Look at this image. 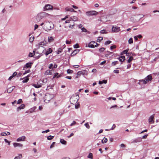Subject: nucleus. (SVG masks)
Masks as SVG:
<instances>
[{"label": "nucleus", "mask_w": 159, "mask_h": 159, "mask_svg": "<svg viewBox=\"0 0 159 159\" xmlns=\"http://www.w3.org/2000/svg\"><path fill=\"white\" fill-rule=\"evenodd\" d=\"M43 27L46 30H49L54 28V25L51 22H46L44 23Z\"/></svg>", "instance_id": "nucleus-1"}, {"label": "nucleus", "mask_w": 159, "mask_h": 159, "mask_svg": "<svg viewBox=\"0 0 159 159\" xmlns=\"http://www.w3.org/2000/svg\"><path fill=\"white\" fill-rule=\"evenodd\" d=\"M98 12L94 11H87L86 12V14L87 16H95L98 14Z\"/></svg>", "instance_id": "nucleus-2"}, {"label": "nucleus", "mask_w": 159, "mask_h": 159, "mask_svg": "<svg viewBox=\"0 0 159 159\" xmlns=\"http://www.w3.org/2000/svg\"><path fill=\"white\" fill-rule=\"evenodd\" d=\"M87 72V70H82V71H79L77 73L76 78H79L81 75H82L83 76H85L87 75L86 73Z\"/></svg>", "instance_id": "nucleus-3"}, {"label": "nucleus", "mask_w": 159, "mask_h": 159, "mask_svg": "<svg viewBox=\"0 0 159 159\" xmlns=\"http://www.w3.org/2000/svg\"><path fill=\"white\" fill-rule=\"evenodd\" d=\"M98 44L95 41H91L88 44V47L91 48H94L98 46Z\"/></svg>", "instance_id": "nucleus-4"}, {"label": "nucleus", "mask_w": 159, "mask_h": 159, "mask_svg": "<svg viewBox=\"0 0 159 159\" xmlns=\"http://www.w3.org/2000/svg\"><path fill=\"white\" fill-rule=\"evenodd\" d=\"M53 6L51 5L47 4L45 5L43 8V11L50 10L53 9Z\"/></svg>", "instance_id": "nucleus-5"}, {"label": "nucleus", "mask_w": 159, "mask_h": 159, "mask_svg": "<svg viewBox=\"0 0 159 159\" xmlns=\"http://www.w3.org/2000/svg\"><path fill=\"white\" fill-rule=\"evenodd\" d=\"M79 93H77L75 94V96H73L70 98L72 101L73 99H75V100H74V102H75L76 103L77 102L79 98Z\"/></svg>", "instance_id": "nucleus-6"}, {"label": "nucleus", "mask_w": 159, "mask_h": 159, "mask_svg": "<svg viewBox=\"0 0 159 159\" xmlns=\"http://www.w3.org/2000/svg\"><path fill=\"white\" fill-rule=\"evenodd\" d=\"M154 114H153L150 116L148 119V121L150 124H153L154 122Z\"/></svg>", "instance_id": "nucleus-7"}, {"label": "nucleus", "mask_w": 159, "mask_h": 159, "mask_svg": "<svg viewBox=\"0 0 159 159\" xmlns=\"http://www.w3.org/2000/svg\"><path fill=\"white\" fill-rule=\"evenodd\" d=\"M145 81H146L147 83L149 81H151L152 80V77L151 75H148L145 78Z\"/></svg>", "instance_id": "nucleus-8"}, {"label": "nucleus", "mask_w": 159, "mask_h": 159, "mask_svg": "<svg viewBox=\"0 0 159 159\" xmlns=\"http://www.w3.org/2000/svg\"><path fill=\"white\" fill-rule=\"evenodd\" d=\"M120 27L117 26L114 27L113 26L112 28V31L114 32H118L120 31Z\"/></svg>", "instance_id": "nucleus-9"}, {"label": "nucleus", "mask_w": 159, "mask_h": 159, "mask_svg": "<svg viewBox=\"0 0 159 159\" xmlns=\"http://www.w3.org/2000/svg\"><path fill=\"white\" fill-rule=\"evenodd\" d=\"M47 44V42L46 41L40 42L38 43V48L39 49L40 47H42V46H45Z\"/></svg>", "instance_id": "nucleus-10"}, {"label": "nucleus", "mask_w": 159, "mask_h": 159, "mask_svg": "<svg viewBox=\"0 0 159 159\" xmlns=\"http://www.w3.org/2000/svg\"><path fill=\"white\" fill-rule=\"evenodd\" d=\"M26 137L25 136H23L20 137H19L16 139L17 142H20L22 141H24L25 140Z\"/></svg>", "instance_id": "nucleus-11"}, {"label": "nucleus", "mask_w": 159, "mask_h": 159, "mask_svg": "<svg viewBox=\"0 0 159 159\" xmlns=\"http://www.w3.org/2000/svg\"><path fill=\"white\" fill-rule=\"evenodd\" d=\"M52 71H54V70H46L44 72V75H52L53 74ZM54 71L53 72V73H54Z\"/></svg>", "instance_id": "nucleus-12"}, {"label": "nucleus", "mask_w": 159, "mask_h": 159, "mask_svg": "<svg viewBox=\"0 0 159 159\" xmlns=\"http://www.w3.org/2000/svg\"><path fill=\"white\" fill-rule=\"evenodd\" d=\"M30 76V75H28L27 76L24 77L23 80L22 81V83H26L28 82L29 80V77Z\"/></svg>", "instance_id": "nucleus-13"}, {"label": "nucleus", "mask_w": 159, "mask_h": 159, "mask_svg": "<svg viewBox=\"0 0 159 159\" xmlns=\"http://www.w3.org/2000/svg\"><path fill=\"white\" fill-rule=\"evenodd\" d=\"M147 84L146 81H145V79L144 80H139V82L138 83V84L139 85L142 84Z\"/></svg>", "instance_id": "nucleus-14"}, {"label": "nucleus", "mask_w": 159, "mask_h": 159, "mask_svg": "<svg viewBox=\"0 0 159 159\" xmlns=\"http://www.w3.org/2000/svg\"><path fill=\"white\" fill-rule=\"evenodd\" d=\"M53 74H54L52 78L53 79L55 78H58L61 76V74H59L57 72H56L55 73H53Z\"/></svg>", "instance_id": "nucleus-15"}, {"label": "nucleus", "mask_w": 159, "mask_h": 159, "mask_svg": "<svg viewBox=\"0 0 159 159\" xmlns=\"http://www.w3.org/2000/svg\"><path fill=\"white\" fill-rule=\"evenodd\" d=\"M25 104H22L20 105V106L18 107L17 108V109H16L17 111H19L20 110L24 109L25 108Z\"/></svg>", "instance_id": "nucleus-16"}, {"label": "nucleus", "mask_w": 159, "mask_h": 159, "mask_svg": "<svg viewBox=\"0 0 159 159\" xmlns=\"http://www.w3.org/2000/svg\"><path fill=\"white\" fill-rule=\"evenodd\" d=\"M13 145L14 147H22L23 144L17 143H13Z\"/></svg>", "instance_id": "nucleus-17"}, {"label": "nucleus", "mask_w": 159, "mask_h": 159, "mask_svg": "<svg viewBox=\"0 0 159 159\" xmlns=\"http://www.w3.org/2000/svg\"><path fill=\"white\" fill-rule=\"evenodd\" d=\"M32 86L36 88H39L42 86L41 84H39L38 82L37 83V84H33Z\"/></svg>", "instance_id": "nucleus-18"}, {"label": "nucleus", "mask_w": 159, "mask_h": 159, "mask_svg": "<svg viewBox=\"0 0 159 159\" xmlns=\"http://www.w3.org/2000/svg\"><path fill=\"white\" fill-rule=\"evenodd\" d=\"M80 50L78 49H75V50L71 54V56H75L77 53L79 52Z\"/></svg>", "instance_id": "nucleus-19"}, {"label": "nucleus", "mask_w": 159, "mask_h": 159, "mask_svg": "<svg viewBox=\"0 0 159 159\" xmlns=\"http://www.w3.org/2000/svg\"><path fill=\"white\" fill-rule=\"evenodd\" d=\"M52 49L51 48H49V49H48L46 51V52H45V54L46 56L48 55L50 53H51L52 52Z\"/></svg>", "instance_id": "nucleus-20"}, {"label": "nucleus", "mask_w": 159, "mask_h": 159, "mask_svg": "<svg viewBox=\"0 0 159 159\" xmlns=\"http://www.w3.org/2000/svg\"><path fill=\"white\" fill-rule=\"evenodd\" d=\"M107 83V81L105 80H103L102 81H99L98 83L99 84L101 85L103 84H106Z\"/></svg>", "instance_id": "nucleus-21"}, {"label": "nucleus", "mask_w": 159, "mask_h": 159, "mask_svg": "<svg viewBox=\"0 0 159 159\" xmlns=\"http://www.w3.org/2000/svg\"><path fill=\"white\" fill-rule=\"evenodd\" d=\"M119 60L121 62L124 61L125 59V57L124 56H121L119 57Z\"/></svg>", "instance_id": "nucleus-22"}, {"label": "nucleus", "mask_w": 159, "mask_h": 159, "mask_svg": "<svg viewBox=\"0 0 159 159\" xmlns=\"http://www.w3.org/2000/svg\"><path fill=\"white\" fill-rule=\"evenodd\" d=\"M60 142L63 145H66L67 142L63 139H60Z\"/></svg>", "instance_id": "nucleus-23"}, {"label": "nucleus", "mask_w": 159, "mask_h": 159, "mask_svg": "<svg viewBox=\"0 0 159 159\" xmlns=\"http://www.w3.org/2000/svg\"><path fill=\"white\" fill-rule=\"evenodd\" d=\"M70 19L71 20V21H76L77 20V17L76 16H73L70 17Z\"/></svg>", "instance_id": "nucleus-24"}, {"label": "nucleus", "mask_w": 159, "mask_h": 159, "mask_svg": "<svg viewBox=\"0 0 159 159\" xmlns=\"http://www.w3.org/2000/svg\"><path fill=\"white\" fill-rule=\"evenodd\" d=\"M31 63H26L25 66V67L27 68H31Z\"/></svg>", "instance_id": "nucleus-25"}, {"label": "nucleus", "mask_w": 159, "mask_h": 159, "mask_svg": "<svg viewBox=\"0 0 159 159\" xmlns=\"http://www.w3.org/2000/svg\"><path fill=\"white\" fill-rule=\"evenodd\" d=\"M14 90V89H11V87L8 88L7 90V92L8 93H11Z\"/></svg>", "instance_id": "nucleus-26"}, {"label": "nucleus", "mask_w": 159, "mask_h": 159, "mask_svg": "<svg viewBox=\"0 0 159 159\" xmlns=\"http://www.w3.org/2000/svg\"><path fill=\"white\" fill-rule=\"evenodd\" d=\"M107 141V139L105 137H104L103 139L101 140V142L102 143H106Z\"/></svg>", "instance_id": "nucleus-27"}, {"label": "nucleus", "mask_w": 159, "mask_h": 159, "mask_svg": "<svg viewBox=\"0 0 159 159\" xmlns=\"http://www.w3.org/2000/svg\"><path fill=\"white\" fill-rule=\"evenodd\" d=\"M54 86V84L49 85L47 86L46 90L49 89H52Z\"/></svg>", "instance_id": "nucleus-28"}, {"label": "nucleus", "mask_w": 159, "mask_h": 159, "mask_svg": "<svg viewBox=\"0 0 159 159\" xmlns=\"http://www.w3.org/2000/svg\"><path fill=\"white\" fill-rule=\"evenodd\" d=\"M54 40V38L53 37L51 36L48 37V42L49 43L52 42Z\"/></svg>", "instance_id": "nucleus-29"}, {"label": "nucleus", "mask_w": 159, "mask_h": 159, "mask_svg": "<svg viewBox=\"0 0 159 159\" xmlns=\"http://www.w3.org/2000/svg\"><path fill=\"white\" fill-rule=\"evenodd\" d=\"M34 37L33 36H31L30 37L29 41L30 42L32 43L34 41Z\"/></svg>", "instance_id": "nucleus-30"}, {"label": "nucleus", "mask_w": 159, "mask_h": 159, "mask_svg": "<svg viewBox=\"0 0 159 159\" xmlns=\"http://www.w3.org/2000/svg\"><path fill=\"white\" fill-rule=\"evenodd\" d=\"M22 157L21 154H20L18 155V156L15 157L14 159H19L21 158Z\"/></svg>", "instance_id": "nucleus-31"}, {"label": "nucleus", "mask_w": 159, "mask_h": 159, "mask_svg": "<svg viewBox=\"0 0 159 159\" xmlns=\"http://www.w3.org/2000/svg\"><path fill=\"white\" fill-rule=\"evenodd\" d=\"M54 138V136L50 135L47 137V139L48 140H51Z\"/></svg>", "instance_id": "nucleus-32"}, {"label": "nucleus", "mask_w": 159, "mask_h": 159, "mask_svg": "<svg viewBox=\"0 0 159 159\" xmlns=\"http://www.w3.org/2000/svg\"><path fill=\"white\" fill-rule=\"evenodd\" d=\"M133 59V57L132 56H130L129 59L127 60V62L128 63H130L132 61V60Z\"/></svg>", "instance_id": "nucleus-33"}, {"label": "nucleus", "mask_w": 159, "mask_h": 159, "mask_svg": "<svg viewBox=\"0 0 159 159\" xmlns=\"http://www.w3.org/2000/svg\"><path fill=\"white\" fill-rule=\"evenodd\" d=\"M103 39V38L102 37H98V39H97V41L98 42H100L101 41H102Z\"/></svg>", "instance_id": "nucleus-34"}, {"label": "nucleus", "mask_w": 159, "mask_h": 159, "mask_svg": "<svg viewBox=\"0 0 159 159\" xmlns=\"http://www.w3.org/2000/svg\"><path fill=\"white\" fill-rule=\"evenodd\" d=\"M88 158L90 159L93 158V154L91 153H90L87 157Z\"/></svg>", "instance_id": "nucleus-35"}, {"label": "nucleus", "mask_w": 159, "mask_h": 159, "mask_svg": "<svg viewBox=\"0 0 159 159\" xmlns=\"http://www.w3.org/2000/svg\"><path fill=\"white\" fill-rule=\"evenodd\" d=\"M80 106V104L79 102H78L75 105V109H78Z\"/></svg>", "instance_id": "nucleus-36"}, {"label": "nucleus", "mask_w": 159, "mask_h": 159, "mask_svg": "<svg viewBox=\"0 0 159 159\" xmlns=\"http://www.w3.org/2000/svg\"><path fill=\"white\" fill-rule=\"evenodd\" d=\"M118 61H115L112 62V63H111V65L112 66H114L117 64H118Z\"/></svg>", "instance_id": "nucleus-37"}, {"label": "nucleus", "mask_w": 159, "mask_h": 159, "mask_svg": "<svg viewBox=\"0 0 159 159\" xmlns=\"http://www.w3.org/2000/svg\"><path fill=\"white\" fill-rule=\"evenodd\" d=\"M85 126L87 128V129H89L90 128V126L88 123H86L84 124Z\"/></svg>", "instance_id": "nucleus-38"}, {"label": "nucleus", "mask_w": 159, "mask_h": 159, "mask_svg": "<svg viewBox=\"0 0 159 159\" xmlns=\"http://www.w3.org/2000/svg\"><path fill=\"white\" fill-rule=\"evenodd\" d=\"M105 50V48H102L99 49V52H103Z\"/></svg>", "instance_id": "nucleus-39"}, {"label": "nucleus", "mask_w": 159, "mask_h": 159, "mask_svg": "<svg viewBox=\"0 0 159 159\" xmlns=\"http://www.w3.org/2000/svg\"><path fill=\"white\" fill-rule=\"evenodd\" d=\"M129 51V49H126L122 52V54H126Z\"/></svg>", "instance_id": "nucleus-40"}, {"label": "nucleus", "mask_w": 159, "mask_h": 159, "mask_svg": "<svg viewBox=\"0 0 159 159\" xmlns=\"http://www.w3.org/2000/svg\"><path fill=\"white\" fill-rule=\"evenodd\" d=\"M107 53L105 54L106 57H108L112 53V52H111L109 51H107Z\"/></svg>", "instance_id": "nucleus-41"}, {"label": "nucleus", "mask_w": 159, "mask_h": 159, "mask_svg": "<svg viewBox=\"0 0 159 159\" xmlns=\"http://www.w3.org/2000/svg\"><path fill=\"white\" fill-rule=\"evenodd\" d=\"M128 43L129 44H131L133 43V40L132 38H130L128 40Z\"/></svg>", "instance_id": "nucleus-42"}, {"label": "nucleus", "mask_w": 159, "mask_h": 159, "mask_svg": "<svg viewBox=\"0 0 159 159\" xmlns=\"http://www.w3.org/2000/svg\"><path fill=\"white\" fill-rule=\"evenodd\" d=\"M4 141L6 143H7L8 145H10V142H11L10 141H9L7 139H4Z\"/></svg>", "instance_id": "nucleus-43"}, {"label": "nucleus", "mask_w": 159, "mask_h": 159, "mask_svg": "<svg viewBox=\"0 0 159 159\" xmlns=\"http://www.w3.org/2000/svg\"><path fill=\"white\" fill-rule=\"evenodd\" d=\"M23 102V101L22 99H20L17 101V104H19Z\"/></svg>", "instance_id": "nucleus-44"}, {"label": "nucleus", "mask_w": 159, "mask_h": 159, "mask_svg": "<svg viewBox=\"0 0 159 159\" xmlns=\"http://www.w3.org/2000/svg\"><path fill=\"white\" fill-rule=\"evenodd\" d=\"M111 43V41L108 40L105 42V45H107L108 44H110Z\"/></svg>", "instance_id": "nucleus-45"}, {"label": "nucleus", "mask_w": 159, "mask_h": 159, "mask_svg": "<svg viewBox=\"0 0 159 159\" xmlns=\"http://www.w3.org/2000/svg\"><path fill=\"white\" fill-rule=\"evenodd\" d=\"M47 81V78H45L42 80V82L43 83H45Z\"/></svg>", "instance_id": "nucleus-46"}, {"label": "nucleus", "mask_w": 159, "mask_h": 159, "mask_svg": "<svg viewBox=\"0 0 159 159\" xmlns=\"http://www.w3.org/2000/svg\"><path fill=\"white\" fill-rule=\"evenodd\" d=\"M49 68L50 69H53V64H52V63L50 64L49 65Z\"/></svg>", "instance_id": "nucleus-47"}, {"label": "nucleus", "mask_w": 159, "mask_h": 159, "mask_svg": "<svg viewBox=\"0 0 159 159\" xmlns=\"http://www.w3.org/2000/svg\"><path fill=\"white\" fill-rule=\"evenodd\" d=\"M36 108L37 107L35 106L30 109V111H31L32 112H33L35 110Z\"/></svg>", "instance_id": "nucleus-48"}, {"label": "nucleus", "mask_w": 159, "mask_h": 159, "mask_svg": "<svg viewBox=\"0 0 159 159\" xmlns=\"http://www.w3.org/2000/svg\"><path fill=\"white\" fill-rule=\"evenodd\" d=\"M17 74V72H15L13 73L12 75L11 76L12 77V78H13L14 77H15V76H16Z\"/></svg>", "instance_id": "nucleus-49"}, {"label": "nucleus", "mask_w": 159, "mask_h": 159, "mask_svg": "<svg viewBox=\"0 0 159 159\" xmlns=\"http://www.w3.org/2000/svg\"><path fill=\"white\" fill-rule=\"evenodd\" d=\"M55 143V142H53L51 145L50 146V148H52L54 147V144Z\"/></svg>", "instance_id": "nucleus-50"}, {"label": "nucleus", "mask_w": 159, "mask_h": 159, "mask_svg": "<svg viewBox=\"0 0 159 159\" xmlns=\"http://www.w3.org/2000/svg\"><path fill=\"white\" fill-rule=\"evenodd\" d=\"M81 30L82 32H87V30H86V29H85V28H84V27L82 28Z\"/></svg>", "instance_id": "nucleus-51"}, {"label": "nucleus", "mask_w": 159, "mask_h": 159, "mask_svg": "<svg viewBox=\"0 0 159 159\" xmlns=\"http://www.w3.org/2000/svg\"><path fill=\"white\" fill-rule=\"evenodd\" d=\"M148 136V134H147L143 136L141 138V139H145Z\"/></svg>", "instance_id": "nucleus-52"}, {"label": "nucleus", "mask_w": 159, "mask_h": 159, "mask_svg": "<svg viewBox=\"0 0 159 159\" xmlns=\"http://www.w3.org/2000/svg\"><path fill=\"white\" fill-rule=\"evenodd\" d=\"M100 33L101 34H107V32L105 31V30H102L101 31Z\"/></svg>", "instance_id": "nucleus-53"}, {"label": "nucleus", "mask_w": 159, "mask_h": 159, "mask_svg": "<svg viewBox=\"0 0 159 159\" xmlns=\"http://www.w3.org/2000/svg\"><path fill=\"white\" fill-rule=\"evenodd\" d=\"M50 131L49 129H47L43 131L42 132V133H47Z\"/></svg>", "instance_id": "nucleus-54"}, {"label": "nucleus", "mask_w": 159, "mask_h": 159, "mask_svg": "<svg viewBox=\"0 0 159 159\" xmlns=\"http://www.w3.org/2000/svg\"><path fill=\"white\" fill-rule=\"evenodd\" d=\"M71 20L70 19V18L66 20L65 21V23H69L70 21H71Z\"/></svg>", "instance_id": "nucleus-55"}, {"label": "nucleus", "mask_w": 159, "mask_h": 159, "mask_svg": "<svg viewBox=\"0 0 159 159\" xmlns=\"http://www.w3.org/2000/svg\"><path fill=\"white\" fill-rule=\"evenodd\" d=\"M1 135L2 136L7 135V134L5 132H2L1 133Z\"/></svg>", "instance_id": "nucleus-56"}, {"label": "nucleus", "mask_w": 159, "mask_h": 159, "mask_svg": "<svg viewBox=\"0 0 159 159\" xmlns=\"http://www.w3.org/2000/svg\"><path fill=\"white\" fill-rule=\"evenodd\" d=\"M117 107H118V106H117V105H113V106H111L110 107V109H111V108H117Z\"/></svg>", "instance_id": "nucleus-57"}, {"label": "nucleus", "mask_w": 159, "mask_h": 159, "mask_svg": "<svg viewBox=\"0 0 159 159\" xmlns=\"http://www.w3.org/2000/svg\"><path fill=\"white\" fill-rule=\"evenodd\" d=\"M76 124V122L75 121H73L70 124V126H72L73 125H74Z\"/></svg>", "instance_id": "nucleus-58"}, {"label": "nucleus", "mask_w": 159, "mask_h": 159, "mask_svg": "<svg viewBox=\"0 0 159 159\" xmlns=\"http://www.w3.org/2000/svg\"><path fill=\"white\" fill-rule=\"evenodd\" d=\"M116 127V125L115 124H113L112 127L110 129H111V130H113Z\"/></svg>", "instance_id": "nucleus-59"}, {"label": "nucleus", "mask_w": 159, "mask_h": 159, "mask_svg": "<svg viewBox=\"0 0 159 159\" xmlns=\"http://www.w3.org/2000/svg\"><path fill=\"white\" fill-rule=\"evenodd\" d=\"M116 46L115 45H113L112 46H111L110 47V49H113L114 48H116Z\"/></svg>", "instance_id": "nucleus-60"}, {"label": "nucleus", "mask_w": 159, "mask_h": 159, "mask_svg": "<svg viewBox=\"0 0 159 159\" xmlns=\"http://www.w3.org/2000/svg\"><path fill=\"white\" fill-rule=\"evenodd\" d=\"M64 111H61L59 112V115L60 116H61V115L64 113Z\"/></svg>", "instance_id": "nucleus-61"}, {"label": "nucleus", "mask_w": 159, "mask_h": 159, "mask_svg": "<svg viewBox=\"0 0 159 159\" xmlns=\"http://www.w3.org/2000/svg\"><path fill=\"white\" fill-rule=\"evenodd\" d=\"M74 47L75 48H79V45L78 44H76L74 46Z\"/></svg>", "instance_id": "nucleus-62"}, {"label": "nucleus", "mask_w": 159, "mask_h": 159, "mask_svg": "<svg viewBox=\"0 0 159 159\" xmlns=\"http://www.w3.org/2000/svg\"><path fill=\"white\" fill-rule=\"evenodd\" d=\"M62 50V49H61V48H59L58 51V52H57V53L58 54L60 53H61V52Z\"/></svg>", "instance_id": "nucleus-63"}, {"label": "nucleus", "mask_w": 159, "mask_h": 159, "mask_svg": "<svg viewBox=\"0 0 159 159\" xmlns=\"http://www.w3.org/2000/svg\"><path fill=\"white\" fill-rule=\"evenodd\" d=\"M71 8H69V7H66L65 8V10L66 11H70V9Z\"/></svg>", "instance_id": "nucleus-64"}]
</instances>
